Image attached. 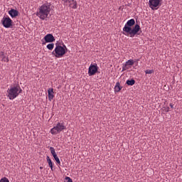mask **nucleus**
<instances>
[{
    "mask_svg": "<svg viewBox=\"0 0 182 182\" xmlns=\"http://www.w3.org/2000/svg\"><path fill=\"white\" fill-rule=\"evenodd\" d=\"M135 25V20L134 18H131L127 21L125 26H124V28H122V34L125 36H129V38H134L135 36L139 35V32L141 29L140 26L139 24L135 25V27L132 28Z\"/></svg>",
    "mask_w": 182,
    "mask_h": 182,
    "instance_id": "1",
    "label": "nucleus"
},
{
    "mask_svg": "<svg viewBox=\"0 0 182 182\" xmlns=\"http://www.w3.org/2000/svg\"><path fill=\"white\" fill-rule=\"evenodd\" d=\"M50 11V4L48 3L44 4L38 9V11L36 12V16L41 20L45 21L48 17Z\"/></svg>",
    "mask_w": 182,
    "mask_h": 182,
    "instance_id": "2",
    "label": "nucleus"
},
{
    "mask_svg": "<svg viewBox=\"0 0 182 182\" xmlns=\"http://www.w3.org/2000/svg\"><path fill=\"white\" fill-rule=\"evenodd\" d=\"M68 52V48L65 44L60 46L58 43H55V48L52 52V55L56 58H62Z\"/></svg>",
    "mask_w": 182,
    "mask_h": 182,
    "instance_id": "3",
    "label": "nucleus"
},
{
    "mask_svg": "<svg viewBox=\"0 0 182 182\" xmlns=\"http://www.w3.org/2000/svg\"><path fill=\"white\" fill-rule=\"evenodd\" d=\"M21 92H22L21 88L20 87L19 85H17L16 86L11 87L7 90V93H8L7 97L10 100H14Z\"/></svg>",
    "mask_w": 182,
    "mask_h": 182,
    "instance_id": "4",
    "label": "nucleus"
},
{
    "mask_svg": "<svg viewBox=\"0 0 182 182\" xmlns=\"http://www.w3.org/2000/svg\"><path fill=\"white\" fill-rule=\"evenodd\" d=\"M66 129V127L63 122H58L56 126H54L50 131V133L53 135H57L62 131Z\"/></svg>",
    "mask_w": 182,
    "mask_h": 182,
    "instance_id": "5",
    "label": "nucleus"
},
{
    "mask_svg": "<svg viewBox=\"0 0 182 182\" xmlns=\"http://www.w3.org/2000/svg\"><path fill=\"white\" fill-rule=\"evenodd\" d=\"M163 0H149V8L152 10L158 9L162 4Z\"/></svg>",
    "mask_w": 182,
    "mask_h": 182,
    "instance_id": "6",
    "label": "nucleus"
},
{
    "mask_svg": "<svg viewBox=\"0 0 182 182\" xmlns=\"http://www.w3.org/2000/svg\"><path fill=\"white\" fill-rule=\"evenodd\" d=\"M99 67L97 66V63H91L89 70H88V75L90 77L94 76L97 73Z\"/></svg>",
    "mask_w": 182,
    "mask_h": 182,
    "instance_id": "7",
    "label": "nucleus"
},
{
    "mask_svg": "<svg viewBox=\"0 0 182 182\" xmlns=\"http://www.w3.org/2000/svg\"><path fill=\"white\" fill-rule=\"evenodd\" d=\"M1 23L5 28H10L12 26L13 21L7 16L2 18Z\"/></svg>",
    "mask_w": 182,
    "mask_h": 182,
    "instance_id": "8",
    "label": "nucleus"
},
{
    "mask_svg": "<svg viewBox=\"0 0 182 182\" xmlns=\"http://www.w3.org/2000/svg\"><path fill=\"white\" fill-rule=\"evenodd\" d=\"M134 65V60L133 59H129L125 62V64L122 65V71H126L129 70L128 66H133Z\"/></svg>",
    "mask_w": 182,
    "mask_h": 182,
    "instance_id": "9",
    "label": "nucleus"
},
{
    "mask_svg": "<svg viewBox=\"0 0 182 182\" xmlns=\"http://www.w3.org/2000/svg\"><path fill=\"white\" fill-rule=\"evenodd\" d=\"M44 40H45L46 43H53L55 41L54 36L51 33L47 34L44 37Z\"/></svg>",
    "mask_w": 182,
    "mask_h": 182,
    "instance_id": "10",
    "label": "nucleus"
},
{
    "mask_svg": "<svg viewBox=\"0 0 182 182\" xmlns=\"http://www.w3.org/2000/svg\"><path fill=\"white\" fill-rule=\"evenodd\" d=\"M9 14L10 15V16L11 18H15L17 17L18 15V11L16 9H11L9 11Z\"/></svg>",
    "mask_w": 182,
    "mask_h": 182,
    "instance_id": "11",
    "label": "nucleus"
},
{
    "mask_svg": "<svg viewBox=\"0 0 182 182\" xmlns=\"http://www.w3.org/2000/svg\"><path fill=\"white\" fill-rule=\"evenodd\" d=\"M69 6L72 8L73 9H77V3L75 0H70L68 2Z\"/></svg>",
    "mask_w": 182,
    "mask_h": 182,
    "instance_id": "12",
    "label": "nucleus"
},
{
    "mask_svg": "<svg viewBox=\"0 0 182 182\" xmlns=\"http://www.w3.org/2000/svg\"><path fill=\"white\" fill-rule=\"evenodd\" d=\"M48 100L50 102H51L54 97L53 88H49L48 90Z\"/></svg>",
    "mask_w": 182,
    "mask_h": 182,
    "instance_id": "13",
    "label": "nucleus"
},
{
    "mask_svg": "<svg viewBox=\"0 0 182 182\" xmlns=\"http://www.w3.org/2000/svg\"><path fill=\"white\" fill-rule=\"evenodd\" d=\"M122 89V87L120 85L119 82H117V84H115V87H114V92H119Z\"/></svg>",
    "mask_w": 182,
    "mask_h": 182,
    "instance_id": "14",
    "label": "nucleus"
},
{
    "mask_svg": "<svg viewBox=\"0 0 182 182\" xmlns=\"http://www.w3.org/2000/svg\"><path fill=\"white\" fill-rule=\"evenodd\" d=\"M47 161L48 163V166L50 168L51 171H53V163L52 162V160L50 159L49 156H47L46 157Z\"/></svg>",
    "mask_w": 182,
    "mask_h": 182,
    "instance_id": "15",
    "label": "nucleus"
},
{
    "mask_svg": "<svg viewBox=\"0 0 182 182\" xmlns=\"http://www.w3.org/2000/svg\"><path fill=\"white\" fill-rule=\"evenodd\" d=\"M135 82H135V80L134 79H131V80H127V85L128 86H133V85H134Z\"/></svg>",
    "mask_w": 182,
    "mask_h": 182,
    "instance_id": "16",
    "label": "nucleus"
},
{
    "mask_svg": "<svg viewBox=\"0 0 182 182\" xmlns=\"http://www.w3.org/2000/svg\"><path fill=\"white\" fill-rule=\"evenodd\" d=\"M47 48L49 50H53V49L54 48V43H49L47 45Z\"/></svg>",
    "mask_w": 182,
    "mask_h": 182,
    "instance_id": "17",
    "label": "nucleus"
},
{
    "mask_svg": "<svg viewBox=\"0 0 182 182\" xmlns=\"http://www.w3.org/2000/svg\"><path fill=\"white\" fill-rule=\"evenodd\" d=\"M50 152H51V154L53 155V156L57 155L54 147L50 146Z\"/></svg>",
    "mask_w": 182,
    "mask_h": 182,
    "instance_id": "18",
    "label": "nucleus"
},
{
    "mask_svg": "<svg viewBox=\"0 0 182 182\" xmlns=\"http://www.w3.org/2000/svg\"><path fill=\"white\" fill-rule=\"evenodd\" d=\"M53 157H54V159H55L56 163H57L58 165H60V159H59V157L58 156V155L56 154V155L53 156Z\"/></svg>",
    "mask_w": 182,
    "mask_h": 182,
    "instance_id": "19",
    "label": "nucleus"
},
{
    "mask_svg": "<svg viewBox=\"0 0 182 182\" xmlns=\"http://www.w3.org/2000/svg\"><path fill=\"white\" fill-rule=\"evenodd\" d=\"M154 73V70H145V74L146 75H151Z\"/></svg>",
    "mask_w": 182,
    "mask_h": 182,
    "instance_id": "20",
    "label": "nucleus"
},
{
    "mask_svg": "<svg viewBox=\"0 0 182 182\" xmlns=\"http://www.w3.org/2000/svg\"><path fill=\"white\" fill-rule=\"evenodd\" d=\"M3 61L5 63H9V59L8 57L4 56V58H2Z\"/></svg>",
    "mask_w": 182,
    "mask_h": 182,
    "instance_id": "21",
    "label": "nucleus"
},
{
    "mask_svg": "<svg viewBox=\"0 0 182 182\" xmlns=\"http://www.w3.org/2000/svg\"><path fill=\"white\" fill-rule=\"evenodd\" d=\"M0 182H9V181L6 177H4L1 179Z\"/></svg>",
    "mask_w": 182,
    "mask_h": 182,
    "instance_id": "22",
    "label": "nucleus"
},
{
    "mask_svg": "<svg viewBox=\"0 0 182 182\" xmlns=\"http://www.w3.org/2000/svg\"><path fill=\"white\" fill-rule=\"evenodd\" d=\"M64 2V4H67L68 3H70V0H63Z\"/></svg>",
    "mask_w": 182,
    "mask_h": 182,
    "instance_id": "23",
    "label": "nucleus"
},
{
    "mask_svg": "<svg viewBox=\"0 0 182 182\" xmlns=\"http://www.w3.org/2000/svg\"><path fill=\"white\" fill-rule=\"evenodd\" d=\"M169 106H170V107H171V109H173L174 105H173V103H170V104H169Z\"/></svg>",
    "mask_w": 182,
    "mask_h": 182,
    "instance_id": "24",
    "label": "nucleus"
},
{
    "mask_svg": "<svg viewBox=\"0 0 182 182\" xmlns=\"http://www.w3.org/2000/svg\"><path fill=\"white\" fill-rule=\"evenodd\" d=\"M166 112H170V108H169L168 107H167L166 108Z\"/></svg>",
    "mask_w": 182,
    "mask_h": 182,
    "instance_id": "25",
    "label": "nucleus"
},
{
    "mask_svg": "<svg viewBox=\"0 0 182 182\" xmlns=\"http://www.w3.org/2000/svg\"><path fill=\"white\" fill-rule=\"evenodd\" d=\"M67 178L69 179V182H73L72 178H70L69 176H68Z\"/></svg>",
    "mask_w": 182,
    "mask_h": 182,
    "instance_id": "26",
    "label": "nucleus"
},
{
    "mask_svg": "<svg viewBox=\"0 0 182 182\" xmlns=\"http://www.w3.org/2000/svg\"><path fill=\"white\" fill-rule=\"evenodd\" d=\"M43 168V166H40V169L42 170Z\"/></svg>",
    "mask_w": 182,
    "mask_h": 182,
    "instance_id": "27",
    "label": "nucleus"
}]
</instances>
